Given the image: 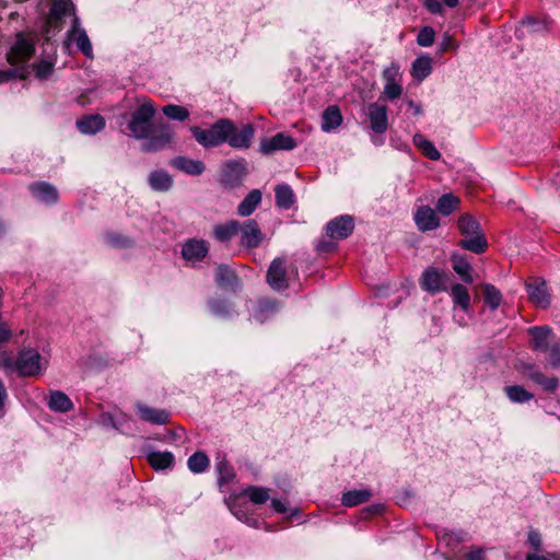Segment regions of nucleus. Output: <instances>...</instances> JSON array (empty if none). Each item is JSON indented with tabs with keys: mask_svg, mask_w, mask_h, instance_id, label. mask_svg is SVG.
<instances>
[{
	"mask_svg": "<svg viewBox=\"0 0 560 560\" xmlns=\"http://www.w3.org/2000/svg\"><path fill=\"white\" fill-rule=\"evenodd\" d=\"M7 399V392L4 387H0V409L4 406V401Z\"/></svg>",
	"mask_w": 560,
	"mask_h": 560,
	"instance_id": "nucleus-61",
	"label": "nucleus"
},
{
	"mask_svg": "<svg viewBox=\"0 0 560 560\" xmlns=\"http://www.w3.org/2000/svg\"><path fill=\"white\" fill-rule=\"evenodd\" d=\"M527 332L532 337L530 348L544 354L558 342L549 326H533L528 328Z\"/></svg>",
	"mask_w": 560,
	"mask_h": 560,
	"instance_id": "nucleus-7",
	"label": "nucleus"
},
{
	"mask_svg": "<svg viewBox=\"0 0 560 560\" xmlns=\"http://www.w3.org/2000/svg\"><path fill=\"white\" fill-rule=\"evenodd\" d=\"M448 276L435 267L427 268L420 279L421 289L430 294L447 290Z\"/></svg>",
	"mask_w": 560,
	"mask_h": 560,
	"instance_id": "nucleus-8",
	"label": "nucleus"
},
{
	"mask_svg": "<svg viewBox=\"0 0 560 560\" xmlns=\"http://www.w3.org/2000/svg\"><path fill=\"white\" fill-rule=\"evenodd\" d=\"M77 127L84 135H94L105 127V120L101 115H89L79 119Z\"/></svg>",
	"mask_w": 560,
	"mask_h": 560,
	"instance_id": "nucleus-26",
	"label": "nucleus"
},
{
	"mask_svg": "<svg viewBox=\"0 0 560 560\" xmlns=\"http://www.w3.org/2000/svg\"><path fill=\"white\" fill-rule=\"evenodd\" d=\"M4 363L12 371L23 376H37L46 370L47 361L35 349H23L16 359H5Z\"/></svg>",
	"mask_w": 560,
	"mask_h": 560,
	"instance_id": "nucleus-3",
	"label": "nucleus"
},
{
	"mask_svg": "<svg viewBox=\"0 0 560 560\" xmlns=\"http://www.w3.org/2000/svg\"><path fill=\"white\" fill-rule=\"evenodd\" d=\"M135 408L142 421L156 425L170 422V412L164 409H155L140 401L135 404Z\"/></svg>",
	"mask_w": 560,
	"mask_h": 560,
	"instance_id": "nucleus-15",
	"label": "nucleus"
},
{
	"mask_svg": "<svg viewBox=\"0 0 560 560\" xmlns=\"http://www.w3.org/2000/svg\"><path fill=\"white\" fill-rule=\"evenodd\" d=\"M271 505L279 513H284L287 511L285 504L278 499H273L271 501Z\"/></svg>",
	"mask_w": 560,
	"mask_h": 560,
	"instance_id": "nucleus-56",
	"label": "nucleus"
},
{
	"mask_svg": "<svg viewBox=\"0 0 560 560\" xmlns=\"http://www.w3.org/2000/svg\"><path fill=\"white\" fill-rule=\"evenodd\" d=\"M415 223L421 232L433 231L439 228L440 219L429 206H421L413 215Z\"/></svg>",
	"mask_w": 560,
	"mask_h": 560,
	"instance_id": "nucleus-18",
	"label": "nucleus"
},
{
	"mask_svg": "<svg viewBox=\"0 0 560 560\" xmlns=\"http://www.w3.org/2000/svg\"><path fill=\"white\" fill-rule=\"evenodd\" d=\"M170 164L174 168L191 176L201 175L206 170V165L202 161L187 156H176L171 160Z\"/></svg>",
	"mask_w": 560,
	"mask_h": 560,
	"instance_id": "nucleus-20",
	"label": "nucleus"
},
{
	"mask_svg": "<svg viewBox=\"0 0 560 560\" xmlns=\"http://www.w3.org/2000/svg\"><path fill=\"white\" fill-rule=\"evenodd\" d=\"M65 45L68 48L71 45H75L77 49L81 51L86 58L92 59L94 56L92 43L88 36L86 31L81 26V21L77 15L73 16L71 27L67 32Z\"/></svg>",
	"mask_w": 560,
	"mask_h": 560,
	"instance_id": "nucleus-5",
	"label": "nucleus"
},
{
	"mask_svg": "<svg viewBox=\"0 0 560 560\" xmlns=\"http://www.w3.org/2000/svg\"><path fill=\"white\" fill-rule=\"evenodd\" d=\"M209 307L213 315L222 318L231 317L235 313L233 307L224 300H212L209 302Z\"/></svg>",
	"mask_w": 560,
	"mask_h": 560,
	"instance_id": "nucleus-42",
	"label": "nucleus"
},
{
	"mask_svg": "<svg viewBox=\"0 0 560 560\" xmlns=\"http://www.w3.org/2000/svg\"><path fill=\"white\" fill-rule=\"evenodd\" d=\"M48 406L51 410L58 412H67L73 408L71 399L60 390H52L50 393Z\"/></svg>",
	"mask_w": 560,
	"mask_h": 560,
	"instance_id": "nucleus-33",
	"label": "nucleus"
},
{
	"mask_svg": "<svg viewBox=\"0 0 560 560\" xmlns=\"http://www.w3.org/2000/svg\"><path fill=\"white\" fill-rule=\"evenodd\" d=\"M162 112L167 118L173 120L184 121L189 118L188 109L175 104L165 105Z\"/></svg>",
	"mask_w": 560,
	"mask_h": 560,
	"instance_id": "nucleus-43",
	"label": "nucleus"
},
{
	"mask_svg": "<svg viewBox=\"0 0 560 560\" xmlns=\"http://www.w3.org/2000/svg\"><path fill=\"white\" fill-rule=\"evenodd\" d=\"M373 143L376 144V145H380L383 143V141L381 140H376V139H373Z\"/></svg>",
	"mask_w": 560,
	"mask_h": 560,
	"instance_id": "nucleus-64",
	"label": "nucleus"
},
{
	"mask_svg": "<svg viewBox=\"0 0 560 560\" xmlns=\"http://www.w3.org/2000/svg\"><path fill=\"white\" fill-rule=\"evenodd\" d=\"M109 242L114 246H124L127 243L126 240H121L119 237H112V236L109 237Z\"/></svg>",
	"mask_w": 560,
	"mask_h": 560,
	"instance_id": "nucleus-59",
	"label": "nucleus"
},
{
	"mask_svg": "<svg viewBox=\"0 0 560 560\" xmlns=\"http://www.w3.org/2000/svg\"><path fill=\"white\" fill-rule=\"evenodd\" d=\"M424 8L433 14H442L444 11L440 0H424Z\"/></svg>",
	"mask_w": 560,
	"mask_h": 560,
	"instance_id": "nucleus-53",
	"label": "nucleus"
},
{
	"mask_svg": "<svg viewBox=\"0 0 560 560\" xmlns=\"http://www.w3.org/2000/svg\"><path fill=\"white\" fill-rule=\"evenodd\" d=\"M241 233V244L248 248H255L260 245L262 242V233L258 223L248 219L243 224H241L240 229Z\"/></svg>",
	"mask_w": 560,
	"mask_h": 560,
	"instance_id": "nucleus-16",
	"label": "nucleus"
},
{
	"mask_svg": "<svg viewBox=\"0 0 560 560\" xmlns=\"http://www.w3.org/2000/svg\"><path fill=\"white\" fill-rule=\"evenodd\" d=\"M68 13H74V5L71 0H55L51 9L50 16L55 20H60L63 15Z\"/></svg>",
	"mask_w": 560,
	"mask_h": 560,
	"instance_id": "nucleus-40",
	"label": "nucleus"
},
{
	"mask_svg": "<svg viewBox=\"0 0 560 560\" xmlns=\"http://www.w3.org/2000/svg\"><path fill=\"white\" fill-rule=\"evenodd\" d=\"M149 186L154 191H167L173 186V177L164 170H155L149 174Z\"/></svg>",
	"mask_w": 560,
	"mask_h": 560,
	"instance_id": "nucleus-24",
	"label": "nucleus"
},
{
	"mask_svg": "<svg viewBox=\"0 0 560 560\" xmlns=\"http://www.w3.org/2000/svg\"><path fill=\"white\" fill-rule=\"evenodd\" d=\"M276 203L281 209H290L294 203V194L292 188L287 184L278 185L275 189Z\"/></svg>",
	"mask_w": 560,
	"mask_h": 560,
	"instance_id": "nucleus-35",
	"label": "nucleus"
},
{
	"mask_svg": "<svg viewBox=\"0 0 560 560\" xmlns=\"http://www.w3.org/2000/svg\"><path fill=\"white\" fill-rule=\"evenodd\" d=\"M245 174L246 163L244 160L229 161L222 170V183L229 187H234L241 183Z\"/></svg>",
	"mask_w": 560,
	"mask_h": 560,
	"instance_id": "nucleus-14",
	"label": "nucleus"
},
{
	"mask_svg": "<svg viewBox=\"0 0 560 560\" xmlns=\"http://www.w3.org/2000/svg\"><path fill=\"white\" fill-rule=\"evenodd\" d=\"M33 70L37 79L46 80L54 72V63L48 60H40L33 65Z\"/></svg>",
	"mask_w": 560,
	"mask_h": 560,
	"instance_id": "nucleus-46",
	"label": "nucleus"
},
{
	"mask_svg": "<svg viewBox=\"0 0 560 560\" xmlns=\"http://www.w3.org/2000/svg\"><path fill=\"white\" fill-rule=\"evenodd\" d=\"M342 122V116L337 106H329L325 109L322 116V129L325 132H329Z\"/></svg>",
	"mask_w": 560,
	"mask_h": 560,
	"instance_id": "nucleus-31",
	"label": "nucleus"
},
{
	"mask_svg": "<svg viewBox=\"0 0 560 560\" xmlns=\"http://www.w3.org/2000/svg\"><path fill=\"white\" fill-rule=\"evenodd\" d=\"M279 310L280 304L277 301L265 299L258 301L252 315L257 322L264 323L277 314Z\"/></svg>",
	"mask_w": 560,
	"mask_h": 560,
	"instance_id": "nucleus-22",
	"label": "nucleus"
},
{
	"mask_svg": "<svg viewBox=\"0 0 560 560\" xmlns=\"http://www.w3.org/2000/svg\"><path fill=\"white\" fill-rule=\"evenodd\" d=\"M545 360L551 368H560V342L553 345L547 353H545Z\"/></svg>",
	"mask_w": 560,
	"mask_h": 560,
	"instance_id": "nucleus-49",
	"label": "nucleus"
},
{
	"mask_svg": "<svg viewBox=\"0 0 560 560\" xmlns=\"http://www.w3.org/2000/svg\"><path fill=\"white\" fill-rule=\"evenodd\" d=\"M261 192L259 189L250 190L237 207V213L242 217H249L261 202Z\"/></svg>",
	"mask_w": 560,
	"mask_h": 560,
	"instance_id": "nucleus-29",
	"label": "nucleus"
},
{
	"mask_svg": "<svg viewBox=\"0 0 560 560\" xmlns=\"http://www.w3.org/2000/svg\"><path fill=\"white\" fill-rule=\"evenodd\" d=\"M215 469L219 474V483H228L234 477L233 467L229 464L224 455L218 454L215 457Z\"/></svg>",
	"mask_w": 560,
	"mask_h": 560,
	"instance_id": "nucleus-36",
	"label": "nucleus"
},
{
	"mask_svg": "<svg viewBox=\"0 0 560 560\" xmlns=\"http://www.w3.org/2000/svg\"><path fill=\"white\" fill-rule=\"evenodd\" d=\"M30 190L33 197L43 203L52 205L58 200V191L56 187L46 182H39L32 184Z\"/></svg>",
	"mask_w": 560,
	"mask_h": 560,
	"instance_id": "nucleus-21",
	"label": "nucleus"
},
{
	"mask_svg": "<svg viewBox=\"0 0 560 560\" xmlns=\"http://www.w3.org/2000/svg\"><path fill=\"white\" fill-rule=\"evenodd\" d=\"M483 295H485V302L492 308L497 310L501 302H502V295L500 291L490 283L482 284Z\"/></svg>",
	"mask_w": 560,
	"mask_h": 560,
	"instance_id": "nucleus-41",
	"label": "nucleus"
},
{
	"mask_svg": "<svg viewBox=\"0 0 560 560\" xmlns=\"http://www.w3.org/2000/svg\"><path fill=\"white\" fill-rule=\"evenodd\" d=\"M298 145L296 140L285 132H279L270 138H262L259 142V152L271 155L278 151H291Z\"/></svg>",
	"mask_w": 560,
	"mask_h": 560,
	"instance_id": "nucleus-6",
	"label": "nucleus"
},
{
	"mask_svg": "<svg viewBox=\"0 0 560 560\" xmlns=\"http://www.w3.org/2000/svg\"><path fill=\"white\" fill-rule=\"evenodd\" d=\"M372 492L369 489L350 490L343 493L341 502L345 506H355L369 501Z\"/></svg>",
	"mask_w": 560,
	"mask_h": 560,
	"instance_id": "nucleus-34",
	"label": "nucleus"
},
{
	"mask_svg": "<svg viewBox=\"0 0 560 560\" xmlns=\"http://www.w3.org/2000/svg\"><path fill=\"white\" fill-rule=\"evenodd\" d=\"M173 131L170 127H162L160 132L144 138L145 140L142 142L141 148L145 152H158L167 148L173 140Z\"/></svg>",
	"mask_w": 560,
	"mask_h": 560,
	"instance_id": "nucleus-17",
	"label": "nucleus"
},
{
	"mask_svg": "<svg viewBox=\"0 0 560 560\" xmlns=\"http://www.w3.org/2000/svg\"><path fill=\"white\" fill-rule=\"evenodd\" d=\"M528 542L535 549H539L541 546V538L537 532H530L528 534Z\"/></svg>",
	"mask_w": 560,
	"mask_h": 560,
	"instance_id": "nucleus-55",
	"label": "nucleus"
},
{
	"mask_svg": "<svg viewBox=\"0 0 560 560\" xmlns=\"http://www.w3.org/2000/svg\"><path fill=\"white\" fill-rule=\"evenodd\" d=\"M443 4H445L448 8H456L459 3V0H442Z\"/></svg>",
	"mask_w": 560,
	"mask_h": 560,
	"instance_id": "nucleus-62",
	"label": "nucleus"
},
{
	"mask_svg": "<svg viewBox=\"0 0 560 560\" xmlns=\"http://www.w3.org/2000/svg\"><path fill=\"white\" fill-rule=\"evenodd\" d=\"M241 223L236 220H231L223 224H217L213 228V236L219 242H228L240 233Z\"/></svg>",
	"mask_w": 560,
	"mask_h": 560,
	"instance_id": "nucleus-27",
	"label": "nucleus"
},
{
	"mask_svg": "<svg viewBox=\"0 0 560 560\" xmlns=\"http://www.w3.org/2000/svg\"><path fill=\"white\" fill-rule=\"evenodd\" d=\"M526 291L532 303L541 308L550 305L547 284L541 278H533L526 283Z\"/></svg>",
	"mask_w": 560,
	"mask_h": 560,
	"instance_id": "nucleus-13",
	"label": "nucleus"
},
{
	"mask_svg": "<svg viewBox=\"0 0 560 560\" xmlns=\"http://www.w3.org/2000/svg\"><path fill=\"white\" fill-rule=\"evenodd\" d=\"M155 115L154 105L149 102H142L131 114L128 122L129 135L137 139H144L149 135L152 126V119Z\"/></svg>",
	"mask_w": 560,
	"mask_h": 560,
	"instance_id": "nucleus-4",
	"label": "nucleus"
},
{
	"mask_svg": "<svg viewBox=\"0 0 560 560\" xmlns=\"http://www.w3.org/2000/svg\"><path fill=\"white\" fill-rule=\"evenodd\" d=\"M267 283L277 291L289 285L288 267L284 258H275L267 271Z\"/></svg>",
	"mask_w": 560,
	"mask_h": 560,
	"instance_id": "nucleus-11",
	"label": "nucleus"
},
{
	"mask_svg": "<svg viewBox=\"0 0 560 560\" xmlns=\"http://www.w3.org/2000/svg\"><path fill=\"white\" fill-rule=\"evenodd\" d=\"M453 45V38L451 35L445 34L442 43V51L448 50Z\"/></svg>",
	"mask_w": 560,
	"mask_h": 560,
	"instance_id": "nucleus-57",
	"label": "nucleus"
},
{
	"mask_svg": "<svg viewBox=\"0 0 560 560\" xmlns=\"http://www.w3.org/2000/svg\"><path fill=\"white\" fill-rule=\"evenodd\" d=\"M215 282L222 288H234L236 282L235 272L225 265H220L215 269Z\"/></svg>",
	"mask_w": 560,
	"mask_h": 560,
	"instance_id": "nucleus-37",
	"label": "nucleus"
},
{
	"mask_svg": "<svg viewBox=\"0 0 560 560\" xmlns=\"http://www.w3.org/2000/svg\"><path fill=\"white\" fill-rule=\"evenodd\" d=\"M14 78H25L24 68H10L7 70H0V83L8 82Z\"/></svg>",
	"mask_w": 560,
	"mask_h": 560,
	"instance_id": "nucleus-50",
	"label": "nucleus"
},
{
	"mask_svg": "<svg viewBox=\"0 0 560 560\" xmlns=\"http://www.w3.org/2000/svg\"><path fill=\"white\" fill-rule=\"evenodd\" d=\"M210 460L206 453L196 452L189 456L187 466L194 474H201L209 467Z\"/></svg>",
	"mask_w": 560,
	"mask_h": 560,
	"instance_id": "nucleus-38",
	"label": "nucleus"
},
{
	"mask_svg": "<svg viewBox=\"0 0 560 560\" xmlns=\"http://www.w3.org/2000/svg\"><path fill=\"white\" fill-rule=\"evenodd\" d=\"M457 229L464 236L458 242V246L463 249L475 254H482L488 248V242L482 233L480 223L469 213H465L458 218Z\"/></svg>",
	"mask_w": 560,
	"mask_h": 560,
	"instance_id": "nucleus-2",
	"label": "nucleus"
},
{
	"mask_svg": "<svg viewBox=\"0 0 560 560\" xmlns=\"http://www.w3.org/2000/svg\"><path fill=\"white\" fill-rule=\"evenodd\" d=\"M190 132L195 140L207 149L215 148L226 142L233 149L248 150L253 144L255 128L252 124H245L238 129L233 120L221 118L208 129L191 126Z\"/></svg>",
	"mask_w": 560,
	"mask_h": 560,
	"instance_id": "nucleus-1",
	"label": "nucleus"
},
{
	"mask_svg": "<svg viewBox=\"0 0 560 560\" xmlns=\"http://www.w3.org/2000/svg\"><path fill=\"white\" fill-rule=\"evenodd\" d=\"M450 293L454 305L460 307L464 313L469 314L471 311V298L468 289L462 283H454L451 287Z\"/></svg>",
	"mask_w": 560,
	"mask_h": 560,
	"instance_id": "nucleus-23",
	"label": "nucleus"
},
{
	"mask_svg": "<svg viewBox=\"0 0 560 560\" xmlns=\"http://www.w3.org/2000/svg\"><path fill=\"white\" fill-rule=\"evenodd\" d=\"M413 144L421 150L422 154L432 161H439L441 159V153L434 147V144L425 139V137L421 133H416L413 136Z\"/></svg>",
	"mask_w": 560,
	"mask_h": 560,
	"instance_id": "nucleus-32",
	"label": "nucleus"
},
{
	"mask_svg": "<svg viewBox=\"0 0 560 560\" xmlns=\"http://www.w3.org/2000/svg\"><path fill=\"white\" fill-rule=\"evenodd\" d=\"M453 270L459 276V278L467 284L474 282L472 278V266L471 264L459 254H453L451 257Z\"/></svg>",
	"mask_w": 560,
	"mask_h": 560,
	"instance_id": "nucleus-25",
	"label": "nucleus"
},
{
	"mask_svg": "<svg viewBox=\"0 0 560 560\" xmlns=\"http://www.w3.org/2000/svg\"><path fill=\"white\" fill-rule=\"evenodd\" d=\"M435 33L430 26L422 27L417 36V44L421 47H430L434 43Z\"/></svg>",
	"mask_w": 560,
	"mask_h": 560,
	"instance_id": "nucleus-48",
	"label": "nucleus"
},
{
	"mask_svg": "<svg viewBox=\"0 0 560 560\" xmlns=\"http://www.w3.org/2000/svg\"><path fill=\"white\" fill-rule=\"evenodd\" d=\"M526 560H550V559H548V558H546L544 556H538V555L534 553V555H528L526 557Z\"/></svg>",
	"mask_w": 560,
	"mask_h": 560,
	"instance_id": "nucleus-63",
	"label": "nucleus"
},
{
	"mask_svg": "<svg viewBox=\"0 0 560 560\" xmlns=\"http://www.w3.org/2000/svg\"><path fill=\"white\" fill-rule=\"evenodd\" d=\"M147 459L151 467L156 470L170 468L174 464V455L168 451H151L148 453Z\"/></svg>",
	"mask_w": 560,
	"mask_h": 560,
	"instance_id": "nucleus-30",
	"label": "nucleus"
},
{
	"mask_svg": "<svg viewBox=\"0 0 560 560\" xmlns=\"http://www.w3.org/2000/svg\"><path fill=\"white\" fill-rule=\"evenodd\" d=\"M459 205V198L453 194L442 195L436 202V210L443 215L451 214Z\"/></svg>",
	"mask_w": 560,
	"mask_h": 560,
	"instance_id": "nucleus-39",
	"label": "nucleus"
},
{
	"mask_svg": "<svg viewBox=\"0 0 560 560\" xmlns=\"http://www.w3.org/2000/svg\"><path fill=\"white\" fill-rule=\"evenodd\" d=\"M466 533L460 530V532H451V533H445L443 535V540L446 542L447 546H455L457 544H459L460 541H464L466 539Z\"/></svg>",
	"mask_w": 560,
	"mask_h": 560,
	"instance_id": "nucleus-52",
	"label": "nucleus"
},
{
	"mask_svg": "<svg viewBox=\"0 0 560 560\" xmlns=\"http://www.w3.org/2000/svg\"><path fill=\"white\" fill-rule=\"evenodd\" d=\"M365 115L373 132L383 135L388 128L387 107L380 101L371 103L365 108Z\"/></svg>",
	"mask_w": 560,
	"mask_h": 560,
	"instance_id": "nucleus-10",
	"label": "nucleus"
},
{
	"mask_svg": "<svg viewBox=\"0 0 560 560\" xmlns=\"http://www.w3.org/2000/svg\"><path fill=\"white\" fill-rule=\"evenodd\" d=\"M432 72V59L428 55H421L416 58L411 65V75L418 80L422 81Z\"/></svg>",
	"mask_w": 560,
	"mask_h": 560,
	"instance_id": "nucleus-28",
	"label": "nucleus"
},
{
	"mask_svg": "<svg viewBox=\"0 0 560 560\" xmlns=\"http://www.w3.org/2000/svg\"><path fill=\"white\" fill-rule=\"evenodd\" d=\"M383 79L385 80V83L399 82V79H400L399 67L395 63H392L389 67L384 69Z\"/></svg>",
	"mask_w": 560,
	"mask_h": 560,
	"instance_id": "nucleus-51",
	"label": "nucleus"
},
{
	"mask_svg": "<svg viewBox=\"0 0 560 560\" xmlns=\"http://www.w3.org/2000/svg\"><path fill=\"white\" fill-rule=\"evenodd\" d=\"M506 396L515 402H525L533 398V395L524 387H505Z\"/></svg>",
	"mask_w": 560,
	"mask_h": 560,
	"instance_id": "nucleus-47",
	"label": "nucleus"
},
{
	"mask_svg": "<svg viewBox=\"0 0 560 560\" xmlns=\"http://www.w3.org/2000/svg\"><path fill=\"white\" fill-rule=\"evenodd\" d=\"M467 560H483L485 550L482 548H475L466 555Z\"/></svg>",
	"mask_w": 560,
	"mask_h": 560,
	"instance_id": "nucleus-54",
	"label": "nucleus"
},
{
	"mask_svg": "<svg viewBox=\"0 0 560 560\" xmlns=\"http://www.w3.org/2000/svg\"><path fill=\"white\" fill-rule=\"evenodd\" d=\"M244 492L255 504L265 503L269 499V490L262 487L252 486L245 489Z\"/></svg>",
	"mask_w": 560,
	"mask_h": 560,
	"instance_id": "nucleus-45",
	"label": "nucleus"
},
{
	"mask_svg": "<svg viewBox=\"0 0 560 560\" xmlns=\"http://www.w3.org/2000/svg\"><path fill=\"white\" fill-rule=\"evenodd\" d=\"M401 94H402V86H401L400 82L385 83L383 92H382L378 101L380 102L381 101L393 102L396 98H399L401 96Z\"/></svg>",
	"mask_w": 560,
	"mask_h": 560,
	"instance_id": "nucleus-44",
	"label": "nucleus"
},
{
	"mask_svg": "<svg viewBox=\"0 0 560 560\" xmlns=\"http://www.w3.org/2000/svg\"><path fill=\"white\" fill-rule=\"evenodd\" d=\"M34 52L35 47L33 40L22 34H19L8 54V61L12 66L24 63L34 55Z\"/></svg>",
	"mask_w": 560,
	"mask_h": 560,
	"instance_id": "nucleus-9",
	"label": "nucleus"
},
{
	"mask_svg": "<svg viewBox=\"0 0 560 560\" xmlns=\"http://www.w3.org/2000/svg\"><path fill=\"white\" fill-rule=\"evenodd\" d=\"M541 378H542V377H541V374H539V373H536V374L534 375V381H535V382H537V383H538V384H540V385H544V384L541 383ZM546 385L553 386V385H557V384H556V381L551 380V381H549Z\"/></svg>",
	"mask_w": 560,
	"mask_h": 560,
	"instance_id": "nucleus-60",
	"label": "nucleus"
},
{
	"mask_svg": "<svg viewBox=\"0 0 560 560\" xmlns=\"http://www.w3.org/2000/svg\"><path fill=\"white\" fill-rule=\"evenodd\" d=\"M353 229V218L349 214H343L327 223L326 233L332 240H343L351 235Z\"/></svg>",
	"mask_w": 560,
	"mask_h": 560,
	"instance_id": "nucleus-12",
	"label": "nucleus"
},
{
	"mask_svg": "<svg viewBox=\"0 0 560 560\" xmlns=\"http://www.w3.org/2000/svg\"><path fill=\"white\" fill-rule=\"evenodd\" d=\"M209 252V244L203 240L191 238L182 248L183 258L190 262L202 260Z\"/></svg>",
	"mask_w": 560,
	"mask_h": 560,
	"instance_id": "nucleus-19",
	"label": "nucleus"
},
{
	"mask_svg": "<svg viewBox=\"0 0 560 560\" xmlns=\"http://www.w3.org/2000/svg\"><path fill=\"white\" fill-rule=\"evenodd\" d=\"M408 106L410 109H412L415 116H420L422 114V108L420 104L413 101H408Z\"/></svg>",
	"mask_w": 560,
	"mask_h": 560,
	"instance_id": "nucleus-58",
	"label": "nucleus"
}]
</instances>
